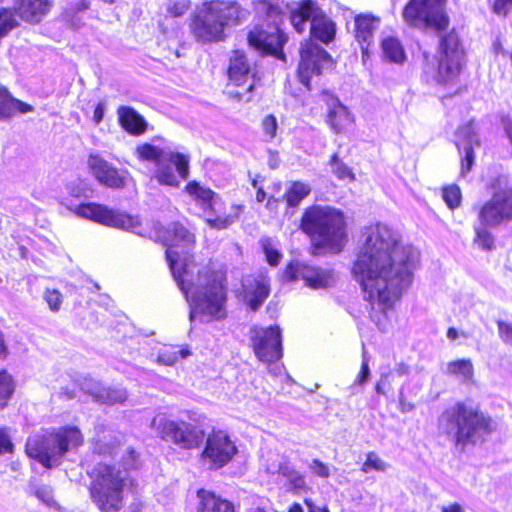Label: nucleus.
<instances>
[{"mask_svg":"<svg viewBox=\"0 0 512 512\" xmlns=\"http://www.w3.org/2000/svg\"><path fill=\"white\" fill-rule=\"evenodd\" d=\"M415 259L398 234L386 225L370 227L351 266L370 320L381 326L414 279Z\"/></svg>","mask_w":512,"mask_h":512,"instance_id":"1","label":"nucleus"},{"mask_svg":"<svg viewBox=\"0 0 512 512\" xmlns=\"http://www.w3.org/2000/svg\"><path fill=\"white\" fill-rule=\"evenodd\" d=\"M166 247L165 258L171 274L179 289L190 304L189 318L193 321L198 316L207 315L213 320L224 319L227 315V277L222 270L204 267L197 275L205 283L204 290L192 291L195 284L189 278L191 268L196 266L193 254L183 258L172 248L178 245L194 247L196 236L181 222H173L163 230L159 240Z\"/></svg>","mask_w":512,"mask_h":512,"instance_id":"2","label":"nucleus"},{"mask_svg":"<svg viewBox=\"0 0 512 512\" xmlns=\"http://www.w3.org/2000/svg\"><path fill=\"white\" fill-rule=\"evenodd\" d=\"M448 0H408L402 8V19L412 29L433 30L440 35L437 48V67L434 80L448 87L459 81L466 65L467 54L455 28L447 31L450 17L446 11Z\"/></svg>","mask_w":512,"mask_h":512,"instance_id":"3","label":"nucleus"},{"mask_svg":"<svg viewBox=\"0 0 512 512\" xmlns=\"http://www.w3.org/2000/svg\"><path fill=\"white\" fill-rule=\"evenodd\" d=\"M299 229L310 239L309 253L314 257L338 254L348 242V216L329 205L307 206L300 217Z\"/></svg>","mask_w":512,"mask_h":512,"instance_id":"4","label":"nucleus"},{"mask_svg":"<svg viewBox=\"0 0 512 512\" xmlns=\"http://www.w3.org/2000/svg\"><path fill=\"white\" fill-rule=\"evenodd\" d=\"M439 434L448 438L459 452L486 442L497 429L495 420L479 406L457 401L438 417Z\"/></svg>","mask_w":512,"mask_h":512,"instance_id":"5","label":"nucleus"},{"mask_svg":"<svg viewBox=\"0 0 512 512\" xmlns=\"http://www.w3.org/2000/svg\"><path fill=\"white\" fill-rule=\"evenodd\" d=\"M253 8L256 23L247 32L248 45L261 55L284 60V46L288 41L286 33L281 29L285 19L284 11L271 0H256Z\"/></svg>","mask_w":512,"mask_h":512,"instance_id":"6","label":"nucleus"},{"mask_svg":"<svg viewBox=\"0 0 512 512\" xmlns=\"http://www.w3.org/2000/svg\"><path fill=\"white\" fill-rule=\"evenodd\" d=\"M89 498L99 512H121L125 507V488L136 481L113 463L99 462L88 473Z\"/></svg>","mask_w":512,"mask_h":512,"instance_id":"7","label":"nucleus"},{"mask_svg":"<svg viewBox=\"0 0 512 512\" xmlns=\"http://www.w3.org/2000/svg\"><path fill=\"white\" fill-rule=\"evenodd\" d=\"M83 444L84 436L79 427L66 425L29 438L25 444V453L44 468L51 469L61 464L70 449Z\"/></svg>","mask_w":512,"mask_h":512,"instance_id":"8","label":"nucleus"},{"mask_svg":"<svg viewBox=\"0 0 512 512\" xmlns=\"http://www.w3.org/2000/svg\"><path fill=\"white\" fill-rule=\"evenodd\" d=\"M490 198L475 205L473 211L480 224L499 227L512 221V183L508 176L499 174L486 185Z\"/></svg>","mask_w":512,"mask_h":512,"instance_id":"9","label":"nucleus"},{"mask_svg":"<svg viewBox=\"0 0 512 512\" xmlns=\"http://www.w3.org/2000/svg\"><path fill=\"white\" fill-rule=\"evenodd\" d=\"M226 95L237 102H251L261 87V76L243 50H233L226 68Z\"/></svg>","mask_w":512,"mask_h":512,"instance_id":"10","label":"nucleus"},{"mask_svg":"<svg viewBox=\"0 0 512 512\" xmlns=\"http://www.w3.org/2000/svg\"><path fill=\"white\" fill-rule=\"evenodd\" d=\"M152 425L158 438L183 450L198 449L204 442L205 431L184 420L160 417L155 418Z\"/></svg>","mask_w":512,"mask_h":512,"instance_id":"11","label":"nucleus"},{"mask_svg":"<svg viewBox=\"0 0 512 512\" xmlns=\"http://www.w3.org/2000/svg\"><path fill=\"white\" fill-rule=\"evenodd\" d=\"M72 211L78 217L117 229L135 230L141 225L138 216L96 202L80 203Z\"/></svg>","mask_w":512,"mask_h":512,"instance_id":"12","label":"nucleus"},{"mask_svg":"<svg viewBox=\"0 0 512 512\" xmlns=\"http://www.w3.org/2000/svg\"><path fill=\"white\" fill-rule=\"evenodd\" d=\"M332 63L331 55L312 39L305 40L299 50V62L296 70L297 80L303 91L313 89L312 79L322 75L324 64Z\"/></svg>","mask_w":512,"mask_h":512,"instance_id":"13","label":"nucleus"},{"mask_svg":"<svg viewBox=\"0 0 512 512\" xmlns=\"http://www.w3.org/2000/svg\"><path fill=\"white\" fill-rule=\"evenodd\" d=\"M204 441L200 457L209 464L210 469L218 470L226 466L238 453L236 444L225 430L212 428Z\"/></svg>","mask_w":512,"mask_h":512,"instance_id":"14","label":"nucleus"},{"mask_svg":"<svg viewBox=\"0 0 512 512\" xmlns=\"http://www.w3.org/2000/svg\"><path fill=\"white\" fill-rule=\"evenodd\" d=\"M250 347L255 357L266 364H273L283 357L282 331L278 325L253 327Z\"/></svg>","mask_w":512,"mask_h":512,"instance_id":"15","label":"nucleus"},{"mask_svg":"<svg viewBox=\"0 0 512 512\" xmlns=\"http://www.w3.org/2000/svg\"><path fill=\"white\" fill-rule=\"evenodd\" d=\"M317 105L318 108L326 110L325 122L334 134L343 135L352 129L354 117L334 93L321 91Z\"/></svg>","mask_w":512,"mask_h":512,"instance_id":"16","label":"nucleus"},{"mask_svg":"<svg viewBox=\"0 0 512 512\" xmlns=\"http://www.w3.org/2000/svg\"><path fill=\"white\" fill-rule=\"evenodd\" d=\"M206 1L201 8L191 16L189 29L194 38L202 43H217L224 41L227 37L222 26L214 18V15L207 13Z\"/></svg>","mask_w":512,"mask_h":512,"instance_id":"17","label":"nucleus"},{"mask_svg":"<svg viewBox=\"0 0 512 512\" xmlns=\"http://www.w3.org/2000/svg\"><path fill=\"white\" fill-rule=\"evenodd\" d=\"M206 3L207 13L214 15L224 32L226 28L243 24L250 16V11L236 0H210Z\"/></svg>","mask_w":512,"mask_h":512,"instance_id":"18","label":"nucleus"},{"mask_svg":"<svg viewBox=\"0 0 512 512\" xmlns=\"http://www.w3.org/2000/svg\"><path fill=\"white\" fill-rule=\"evenodd\" d=\"M87 164L91 175L100 185L115 190L125 188V175L100 154H89Z\"/></svg>","mask_w":512,"mask_h":512,"instance_id":"19","label":"nucleus"},{"mask_svg":"<svg viewBox=\"0 0 512 512\" xmlns=\"http://www.w3.org/2000/svg\"><path fill=\"white\" fill-rule=\"evenodd\" d=\"M233 212H226V204L222 198L217 195L209 204L202 208L204 222L207 226L214 230H224L234 224L240 217L243 210L241 205H232Z\"/></svg>","mask_w":512,"mask_h":512,"instance_id":"20","label":"nucleus"},{"mask_svg":"<svg viewBox=\"0 0 512 512\" xmlns=\"http://www.w3.org/2000/svg\"><path fill=\"white\" fill-rule=\"evenodd\" d=\"M136 155L140 161H151L156 165H160L165 159L163 149L150 143L138 145ZM166 160L175 166L181 179L186 180L189 177V157L187 155L180 152H171Z\"/></svg>","mask_w":512,"mask_h":512,"instance_id":"21","label":"nucleus"},{"mask_svg":"<svg viewBox=\"0 0 512 512\" xmlns=\"http://www.w3.org/2000/svg\"><path fill=\"white\" fill-rule=\"evenodd\" d=\"M55 0H13V9L20 22L39 25L52 12Z\"/></svg>","mask_w":512,"mask_h":512,"instance_id":"22","label":"nucleus"},{"mask_svg":"<svg viewBox=\"0 0 512 512\" xmlns=\"http://www.w3.org/2000/svg\"><path fill=\"white\" fill-rule=\"evenodd\" d=\"M379 24L380 18L371 14H358L354 17V37L361 47L363 57L368 56Z\"/></svg>","mask_w":512,"mask_h":512,"instance_id":"23","label":"nucleus"},{"mask_svg":"<svg viewBox=\"0 0 512 512\" xmlns=\"http://www.w3.org/2000/svg\"><path fill=\"white\" fill-rule=\"evenodd\" d=\"M196 512H237L236 504L213 490L199 488L196 491Z\"/></svg>","mask_w":512,"mask_h":512,"instance_id":"24","label":"nucleus"},{"mask_svg":"<svg viewBox=\"0 0 512 512\" xmlns=\"http://www.w3.org/2000/svg\"><path fill=\"white\" fill-rule=\"evenodd\" d=\"M302 280L310 289H326L333 284L334 272L332 269L302 263Z\"/></svg>","mask_w":512,"mask_h":512,"instance_id":"25","label":"nucleus"},{"mask_svg":"<svg viewBox=\"0 0 512 512\" xmlns=\"http://www.w3.org/2000/svg\"><path fill=\"white\" fill-rule=\"evenodd\" d=\"M320 7L314 0H300L297 6L291 10L289 20L295 31L302 34L305 31L306 23L321 13Z\"/></svg>","mask_w":512,"mask_h":512,"instance_id":"26","label":"nucleus"},{"mask_svg":"<svg viewBox=\"0 0 512 512\" xmlns=\"http://www.w3.org/2000/svg\"><path fill=\"white\" fill-rule=\"evenodd\" d=\"M32 110L30 104L15 98L6 86L0 84V120H9L16 114H26Z\"/></svg>","mask_w":512,"mask_h":512,"instance_id":"27","label":"nucleus"},{"mask_svg":"<svg viewBox=\"0 0 512 512\" xmlns=\"http://www.w3.org/2000/svg\"><path fill=\"white\" fill-rule=\"evenodd\" d=\"M117 113L119 125L130 135L139 136L146 132L147 122L134 108L120 106Z\"/></svg>","mask_w":512,"mask_h":512,"instance_id":"28","label":"nucleus"},{"mask_svg":"<svg viewBox=\"0 0 512 512\" xmlns=\"http://www.w3.org/2000/svg\"><path fill=\"white\" fill-rule=\"evenodd\" d=\"M270 283L266 275L255 277L250 287L245 290L247 305L252 311H257L270 295Z\"/></svg>","mask_w":512,"mask_h":512,"instance_id":"29","label":"nucleus"},{"mask_svg":"<svg viewBox=\"0 0 512 512\" xmlns=\"http://www.w3.org/2000/svg\"><path fill=\"white\" fill-rule=\"evenodd\" d=\"M336 25L322 11L312 18L310 24V37L324 44H329L335 39Z\"/></svg>","mask_w":512,"mask_h":512,"instance_id":"30","label":"nucleus"},{"mask_svg":"<svg viewBox=\"0 0 512 512\" xmlns=\"http://www.w3.org/2000/svg\"><path fill=\"white\" fill-rule=\"evenodd\" d=\"M90 6L91 3L89 0H79L76 4L63 9L61 12V20L70 29H80L85 24L80 13L89 10Z\"/></svg>","mask_w":512,"mask_h":512,"instance_id":"31","label":"nucleus"},{"mask_svg":"<svg viewBox=\"0 0 512 512\" xmlns=\"http://www.w3.org/2000/svg\"><path fill=\"white\" fill-rule=\"evenodd\" d=\"M184 191L196 202L200 209L217 198V193L209 187L202 186L198 181L187 182Z\"/></svg>","mask_w":512,"mask_h":512,"instance_id":"32","label":"nucleus"},{"mask_svg":"<svg viewBox=\"0 0 512 512\" xmlns=\"http://www.w3.org/2000/svg\"><path fill=\"white\" fill-rule=\"evenodd\" d=\"M311 187L301 181H293L283 194V199L288 208H295L310 195Z\"/></svg>","mask_w":512,"mask_h":512,"instance_id":"33","label":"nucleus"},{"mask_svg":"<svg viewBox=\"0 0 512 512\" xmlns=\"http://www.w3.org/2000/svg\"><path fill=\"white\" fill-rule=\"evenodd\" d=\"M381 48L385 59L389 62L402 64L406 60L404 47L396 37H385L381 41Z\"/></svg>","mask_w":512,"mask_h":512,"instance_id":"34","label":"nucleus"},{"mask_svg":"<svg viewBox=\"0 0 512 512\" xmlns=\"http://www.w3.org/2000/svg\"><path fill=\"white\" fill-rule=\"evenodd\" d=\"M16 382L6 369H0V411L9 406L15 393Z\"/></svg>","mask_w":512,"mask_h":512,"instance_id":"35","label":"nucleus"},{"mask_svg":"<svg viewBox=\"0 0 512 512\" xmlns=\"http://www.w3.org/2000/svg\"><path fill=\"white\" fill-rule=\"evenodd\" d=\"M493 225H484L478 222L474 226L473 244L483 251H492L495 248V240L489 228H495Z\"/></svg>","mask_w":512,"mask_h":512,"instance_id":"36","label":"nucleus"},{"mask_svg":"<svg viewBox=\"0 0 512 512\" xmlns=\"http://www.w3.org/2000/svg\"><path fill=\"white\" fill-rule=\"evenodd\" d=\"M447 374L461 377L464 382L472 381L474 378V366L470 359H457L448 362Z\"/></svg>","mask_w":512,"mask_h":512,"instance_id":"37","label":"nucleus"},{"mask_svg":"<svg viewBox=\"0 0 512 512\" xmlns=\"http://www.w3.org/2000/svg\"><path fill=\"white\" fill-rule=\"evenodd\" d=\"M188 349H182L175 345H164L158 355H157V363L172 366L179 359L186 358L189 355Z\"/></svg>","mask_w":512,"mask_h":512,"instance_id":"38","label":"nucleus"},{"mask_svg":"<svg viewBox=\"0 0 512 512\" xmlns=\"http://www.w3.org/2000/svg\"><path fill=\"white\" fill-rule=\"evenodd\" d=\"M481 142L473 132V137L464 146V155L460 159V175L465 177L473 168L475 161L474 149L480 147Z\"/></svg>","mask_w":512,"mask_h":512,"instance_id":"39","label":"nucleus"},{"mask_svg":"<svg viewBox=\"0 0 512 512\" xmlns=\"http://www.w3.org/2000/svg\"><path fill=\"white\" fill-rule=\"evenodd\" d=\"M329 165L332 167V173L338 180L352 182L355 180L353 170L348 167L338 156L337 153L331 155Z\"/></svg>","mask_w":512,"mask_h":512,"instance_id":"40","label":"nucleus"},{"mask_svg":"<svg viewBox=\"0 0 512 512\" xmlns=\"http://www.w3.org/2000/svg\"><path fill=\"white\" fill-rule=\"evenodd\" d=\"M442 199L450 210L461 206L462 192L457 184H450L442 188Z\"/></svg>","mask_w":512,"mask_h":512,"instance_id":"41","label":"nucleus"},{"mask_svg":"<svg viewBox=\"0 0 512 512\" xmlns=\"http://www.w3.org/2000/svg\"><path fill=\"white\" fill-rule=\"evenodd\" d=\"M260 246H261V249L265 255V258H266V262L271 266V267H276L280 264L281 260H282V253L277 250L273 244H272V241L270 238L268 237H264L260 240Z\"/></svg>","mask_w":512,"mask_h":512,"instance_id":"42","label":"nucleus"},{"mask_svg":"<svg viewBox=\"0 0 512 512\" xmlns=\"http://www.w3.org/2000/svg\"><path fill=\"white\" fill-rule=\"evenodd\" d=\"M279 473L288 479L289 484L294 492L303 491L307 488L304 476L295 470L288 467H280Z\"/></svg>","mask_w":512,"mask_h":512,"instance_id":"43","label":"nucleus"},{"mask_svg":"<svg viewBox=\"0 0 512 512\" xmlns=\"http://www.w3.org/2000/svg\"><path fill=\"white\" fill-rule=\"evenodd\" d=\"M191 8L190 0H169L166 6V17L178 18L185 15Z\"/></svg>","mask_w":512,"mask_h":512,"instance_id":"44","label":"nucleus"},{"mask_svg":"<svg viewBox=\"0 0 512 512\" xmlns=\"http://www.w3.org/2000/svg\"><path fill=\"white\" fill-rule=\"evenodd\" d=\"M387 465L380 459L376 452H368L366 460L362 463L360 470L364 473L371 471L383 472L386 470Z\"/></svg>","mask_w":512,"mask_h":512,"instance_id":"45","label":"nucleus"},{"mask_svg":"<svg viewBox=\"0 0 512 512\" xmlns=\"http://www.w3.org/2000/svg\"><path fill=\"white\" fill-rule=\"evenodd\" d=\"M299 278L302 279V263L288 262L281 272V280L286 283H291Z\"/></svg>","mask_w":512,"mask_h":512,"instance_id":"46","label":"nucleus"},{"mask_svg":"<svg viewBox=\"0 0 512 512\" xmlns=\"http://www.w3.org/2000/svg\"><path fill=\"white\" fill-rule=\"evenodd\" d=\"M155 178L157 182L161 185L171 187L179 186V180L177 179L171 168L167 165L161 166L157 169L155 173Z\"/></svg>","mask_w":512,"mask_h":512,"instance_id":"47","label":"nucleus"},{"mask_svg":"<svg viewBox=\"0 0 512 512\" xmlns=\"http://www.w3.org/2000/svg\"><path fill=\"white\" fill-rule=\"evenodd\" d=\"M261 129L266 141L270 142L277 136L278 122L273 114H268L261 121Z\"/></svg>","mask_w":512,"mask_h":512,"instance_id":"48","label":"nucleus"},{"mask_svg":"<svg viewBox=\"0 0 512 512\" xmlns=\"http://www.w3.org/2000/svg\"><path fill=\"white\" fill-rule=\"evenodd\" d=\"M44 299L52 312H58L61 308L63 297L57 289H46Z\"/></svg>","mask_w":512,"mask_h":512,"instance_id":"49","label":"nucleus"},{"mask_svg":"<svg viewBox=\"0 0 512 512\" xmlns=\"http://www.w3.org/2000/svg\"><path fill=\"white\" fill-rule=\"evenodd\" d=\"M34 495L43 502L46 506L60 510L61 507L54 499L53 491L50 488L42 487L36 489Z\"/></svg>","mask_w":512,"mask_h":512,"instance_id":"50","label":"nucleus"},{"mask_svg":"<svg viewBox=\"0 0 512 512\" xmlns=\"http://www.w3.org/2000/svg\"><path fill=\"white\" fill-rule=\"evenodd\" d=\"M139 454L134 448H128L125 455L123 456V468L121 469L124 474L129 475L130 470L138 468Z\"/></svg>","mask_w":512,"mask_h":512,"instance_id":"51","label":"nucleus"},{"mask_svg":"<svg viewBox=\"0 0 512 512\" xmlns=\"http://www.w3.org/2000/svg\"><path fill=\"white\" fill-rule=\"evenodd\" d=\"M496 324L499 338L506 345L512 346V323L498 319Z\"/></svg>","mask_w":512,"mask_h":512,"instance_id":"52","label":"nucleus"},{"mask_svg":"<svg viewBox=\"0 0 512 512\" xmlns=\"http://www.w3.org/2000/svg\"><path fill=\"white\" fill-rule=\"evenodd\" d=\"M15 446L6 428H0V455L14 453Z\"/></svg>","mask_w":512,"mask_h":512,"instance_id":"53","label":"nucleus"},{"mask_svg":"<svg viewBox=\"0 0 512 512\" xmlns=\"http://www.w3.org/2000/svg\"><path fill=\"white\" fill-rule=\"evenodd\" d=\"M512 0H493L491 10L498 16L506 17L510 13Z\"/></svg>","mask_w":512,"mask_h":512,"instance_id":"54","label":"nucleus"},{"mask_svg":"<svg viewBox=\"0 0 512 512\" xmlns=\"http://www.w3.org/2000/svg\"><path fill=\"white\" fill-rule=\"evenodd\" d=\"M312 472L321 478H328L330 476L329 467L319 459H313L311 464Z\"/></svg>","mask_w":512,"mask_h":512,"instance_id":"55","label":"nucleus"},{"mask_svg":"<svg viewBox=\"0 0 512 512\" xmlns=\"http://www.w3.org/2000/svg\"><path fill=\"white\" fill-rule=\"evenodd\" d=\"M370 370H369V363L368 359L366 357L363 358L361 363V368L357 377V384L363 385L369 378Z\"/></svg>","mask_w":512,"mask_h":512,"instance_id":"56","label":"nucleus"},{"mask_svg":"<svg viewBox=\"0 0 512 512\" xmlns=\"http://www.w3.org/2000/svg\"><path fill=\"white\" fill-rule=\"evenodd\" d=\"M375 390L378 394L387 395L392 390V385L387 375H384L375 385Z\"/></svg>","mask_w":512,"mask_h":512,"instance_id":"57","label":"nucleus"},{"mask_svg":"<svg viewBox=\"0 0 512 512\" xmlns=\"http://www.w3.org/2000/svg\"><path fill=\"white\" fill-rule=\"evenodd\" d=\"M9 355L10 350L5 338V334L0 330V361L6 360Z\"/></svg>","mask_w":512,"mask_h":512,"instance_id":"58","label":"nucleus"},{"mask_svg":"<svg viewBox=\"0 0 512 512\" xmlns=\"http://www.w3.org/2000/svg\"><path fill=\"white\" fill-rule=\"evenodd\" d=\"M104 110H105V106L102 102H99L95 108H94V113H93V123L94 125H99L103 118H104Z\"/></svg>","mask_w":512,"mask_h":512,"instance_id":"59","label":"nucleus"},{"mask_svg":"<svg viewBox=\"0 0 512 512\" xmlns=\"http://www.w3.org/2000/svg\"><path fill=\"white\" fill-rule=\"evenodd\" d=\"M143 508L144 501L139 495H136L128 506V512H141Z\"/></svg>","mask_w":512,"mask_h":512,"instance_id":"60","label":"nucleus"},{"mask_svg":"<svg viewBox=\"0 0 512 512\" xmlns=\"http://www.w3.org/2000/svg\"><path fill=\"white\" fill-rule=\"evenodd\" d=\"M304 503L308 508V512H330L326 506H318L311 499H304Z\"/></svg>","mask_w":512,"mask_h":512,"instance_id":"61","label":"nucleus"},{"mask_svg":"<svg viewBox=\"0 0 512 512\" xmlns=\"http://www.w3.org/2000/svg\"><path fill=\"white\" fill-rule=\"evenodd\" d=\"M76 397V391L74 388L68 386L61 388L59 392V398L63 400H71Z\"/></svg>","mask_w":512,"mask_h":512,"instance_id":"62","label":"nucleus"},{"mask_svg":"<svg viewBox=\"0 0 512 512\" xmlns=\"http://www.w3.org/2000/svg\"><path fill=\"white\" fill-rule=\"evenodd\" d=\"M441 512H464V509L459 503L455 502L442 507Z\"/></svg>","mask_w":512,"mask_h":512,"instance_id":"63","label":"nucleus"},{"mask_svg":"<svg viewBox=\"0 0 512 512\" xmlns=\"http://www.w3.org/2000/svg\"><path fill=\"white\" fill-rule=\"evenodd\" d=\"M280 199L273 196L269 197L266 202V208L269 210H276L279 206Z\"/></svg>","mask_w":512,"mask_h":512,"instance_id":"64","label":"nucleus"}]
</instances>
